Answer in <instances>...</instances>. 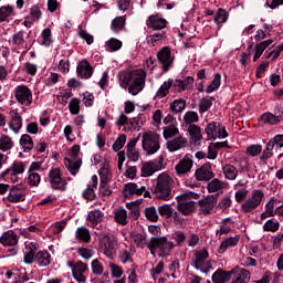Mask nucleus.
I'll list each match as a JSON object with an SVG mask.
<instances>
[{"label": "nucleus", "instance_id": "nucleus-59", "mask_svg": "<svg viewBox=\"0 0 283 283\" xmlns=\"http://www.w3.org/2000/svg\"><path fill=\"white\" fill-rule=\"evenodd\" d=\"M280 230V222L274 221L273 219H269L264 224H263V231H270L271 233H275V231Z\"/></svg>", "mask_w": 283, "mask_h": 283}, {"label": "nucleus", "instance_id": "nucleus-50", "mask_svg": "<svg viewBox=\"0 0 283 283\" xmlns=\"http://www.w3.org/2000/svg\"><path fill=\"white\" fill-rule=\"evenodd\" d=\"M170 238L176 242V247H182L187 241V234L181 230H176L170 234Z\"/></svg>", "mask_w": 283, "mask_h": 283}, {"label": "nucleus", "instance_id": "nucleus-56", "mask_svg": "<svg viewBox=\"0 0 283 283\" xmlns=\"http://www.w3.org/2000/svg\"><path fill=\"white\" fill-rule=\"evenodd\" d=\"M42 42L41 44L45 48H50L52 45V30L50 28H46L41 33Z\"/></svg>", "mask_w": 283, "mask_h": 283}, {"label": "nucleus", "instance_id": "nucleus-15", "mask_svg": "<svg viewBox=\"0 0 283 283\" xmlns=\"http://www.w3.org/2000/svg\"><path fill=\"white\" fill-rule=\"evenodd\" d=\"M15 101L20 103V105H25V107H30L32 105V91L27 85H19L15 87Z\"/></svg>", "mask_w": 283, "mask_h": 283}, {"label": "nucleus", "instance_id": "nucleus-14", "mask_svg": "<svg viewBox=\"0 0 283 283\" xmlns=\"http://www.w3.org/2000/svg\"><path fill=\"white\" fill-rule=\"evenodd\" d=\"M193 169V155L187 154L181 158L175 166V171L177 176H187Z\"/></svg>", "mask_w": 283, "mask_h": 283}, {"label": "nucleus", "instance_id": "nucleus-43", "mask_svg": "<svg viewBox=\"0 0 283 283\" xmlns=\"http://www.w3.org/2000/svg\"><path fill=\"white\" fill-rule=\"evenodd\" d=\"M213 101H216V98L211 96H206L201 98L199 102V114H205L208 109H211Z\"/></svg>", "mask_w": 283, "mask_h": 283}, {"label": "nucleus", "instance_id": "nucleus-39", "mask_svg": "<svg viewBox=\"0 0 283 283\" xmlns=\"http://www.w3.org/2000/svg\"><path fill=\"white\" fill-rule=\"evenodd\" d=\"M195 177L199 181L211 180V178H213V171H211L207 166H201L196 170Z\"/></svg>", "mask_w": 283, "mask_h": 283}, {"label": "nucleus", "instance_id": "nucleus-1", "mask_svg": "<svg viewBox=\"0 0 283 283\" xmlns=\"http://www.w3.org/2000/svg\"><path fill=\"white\" fill-rule=\"evenodd\" d=\"M147 78V73L144 70H139L132 73H124L119 80V85L123 90H127L133 96L140 94L145 88V80Z\"/></svg>", "mask_w": 283, "mask_h": 283}, {"label": "nucleus", "instance_id": "nucleus-57", "mask_svg": "<svg viewBox=\"0 0 283 283\" xmlns=\"http://www.w3.org/2000/svg\"><path fill=\"white\" fill-rule=\"evenodd\" d=\"M144 213L150 222H158V211H156V207L150 206L145 208Z\"/></svg>", "mask_w": 283, "mask_h": 283}, {"label": "nucleus", "instance_id": "nucleus-2", "mask_svg": "<svg viewBox=\"0 0 283 283\" xmlns=\"http://www.w3.org/2000/svg\"><path fill=\"white\" fill-rule=\"evenodd\" d=\"M174 189V178L168 174H160L157 178V182L153 189L154 196L158 200H171V191Z\"/></svg>", "mask_w": 283, "mask_h": 283}, {"label": "nucleus", "instance_id": "nucleus-25", "mask_svg": "<svg viewBox=\"0 0 283 283\" xmlns=\"http://www.w3.org/2000/svg\"><path fill=\"white\" fill-rule=\"evenodd\" d=\"M76 72L77 76L81 78H92L94 67H92V64H90L87 60H83L77 64Z\"/></svg>", "mask_w": 283, "mask_h": 283}, {"label": "nucleus", "instance_id": "nucleus-21", "mask_svg": "<svg viewBox=\"0 0 283 283\" xmlns=\"http://www.w3.org/2000/svg\"><path fill=\"white\" fill-rule=\"evenodd\" d=\"M139 140L140 134L137 137L129 139L126 145V156L128 160H132L133 163H137L138 158H140V153L136 149V145H138Z\"/></svg>", "mask_w": 283, "mask_h": 283}, {"label": "nucleus", "instance_id": "nucleus-7", "mask_svg": "<svg viewBox=\"0 0 283 283\" xmlns=\"http://www.w3.org/2000/svg\"><path fill=\"white\" fill-rule=\"evenodd\" d=\"M192 266L201 273H209L211 271V262H209V251L207 248L193 252Z\"/></svg>", "mask_w": 283, "mask_h": 283}, {"label": "nucleus", "instance_id": "nucleus-55", "mask_svg": "<svg viewBox=\"0 0 283 283\" xmlns=\"http://www.w3.org/2000/svg\"><path fill=\"white\" fill-rule=\"evenodd\" d=\"M106 45H107L109 52H118V50H120V48H123V42L116 38H111L106 42Z\"/></svg>", "mask_w": 283, "mask_h": 283}, {"label": "nucleus", "instance_id": "nucleus-24", "mask_svg": "<svg viewBox=\"0 0 283 283\" xmlns=\"http://www.w3.org/2000/svg\"><path fill=\"white\" fill-rule=\"evenodd\" d=\"M0 243H2L3 247H17V244H19V235L14 230H8L0 237Z\"/></svg>", "mask_w": 283, "mask_h": 283}, {"label": "nucleus", "instance_id": "nucleus-46", "mask_svg": "<svg viewBox=\"0 0 283 283\" xmlns=\"http://www.w3.org/2000/svg\"><path fill=\"white\" fill-rule=\"evenodd\" d=\"M260 120L263 123V125H277L280 123L277 116L271 112L262 114Z\"/></svg>", "mask_w": 283, "mask_h": 283}, {"label": "nucleus", "instance_id": "nucleus-33", "mask_svg": "<svg viewBox=\"0 0 283 283\" xmlns=\"http://www.w3.org/2000/svg\"><path fill=\"white\" fill-rule=\"evenodd\" d=\"M227 187H229L227 181L214 178L208 182L207 189L209 193H216V191H222V189H227Z\"/></svg>", "mask_w": 283, "mask_h": 283}, {"label": "nucleus", "instance_id": "nucleus-45", "mask_svg": "<svg viewBox=\"0 0 283 283\" xmlns=\"http://www.w3.org/2000/svg\"><path fill=\"white\" fill-rule=\"evenodd\" d=\"M172 85H174V80L171 78L164 82V85H161L156 93L157 98H165V96L169 94V90H171Z\"/></svg>", "mask_w": 283, "mask_h": 283}, {"label": "nucleus", "instance_id": "nucleus-13", "mask_svg": "<svg viewBox=\"0 0 283 283\" xmlns=\"http://www.w3.org/2000/svg\"><path fill=\"white\" fill-rule=\"evenodd\" d=\"M39 249H41V245H39V242L33 241H27L24 243V250H23V262L24 264H34V260L36 259V253L39 252Z\"/></svg>", "mask_w": 283, "mask_h": 283}, {"label": "nucleus", "instance_id": "nucleus-44", "mask_svg": "<svg viewBox=\"0 0 283 283\" xmlns=\"http://www.w3.org/2000/svg\"><path fill=\"white\" fill-rule=\"evenodd\" d=\"M20 145L23 151H32V149H34V142L32 140V137L28 134L21 136Z\"/></svg>", "mask_w": 283, "mask_h": 283}, {"label": "nucleus", "instance_id": "nucleus-51", "mask_svg": "<svg viewBox=\"0 0 283 283\" xmlns=\"http://www.w3.org/2000/svg\"><path fill=\"white\" fill-rule=\"evenodd\" d=\"M114 218L118 222V224H127V210L125 208H118L114 211Z\"/></svg>", "mask_w": 283, "mask_h": 283}, {"label": "nucleus", "instance_id": "nucleus-54", "mask_svg": "<svg viewBox=\"0 0 283 283\" xmlns=\"http://www.w3.org/2000/svg\"><path fill=\"white\" fill-rule=\"evenodd\" d=\"M164 138L168 140V138H174V136H178L179 130L176 125L170 124L164 128Z\"/></svg>", "mask_w": 283, "mask_h": 283}, {"label": "nucleus", "instance_id": "nucleus-60", "mask_svg": "<svg viewBox=\"0 0 283 283\" xmlns=\"http://www.w3.org/2000/svg\"><path fill=\"white\" fill-rule=\"evenodd\" d=\"M165 39H167V33L161 31L149 35L148 43H150L151 45H156V43H161V41H165Z\"/></svg>", "mask_w": 283, "mask_h": 283}, {"label": "nucleus", "instance_id": "nucleus-63", "mask_svg": "<svg viewBox=\"0 0 283 283\" xmlns=\"http://www.w3.org/2000/svg\"><path fill=\"white\" fill-rule=\"evenodd\" d=\"M273 148L274 147L268 142L266 147L260 157V160H262V163L266 164V160L273 158Z\"/></svg>", "mask_w": 283, "mask_h": 283}, {"label": "nucleus", "instance_id": "nucleus-10", "mask_svg": "<svg viewBox=\"0 0 283 283\" xmlns=\"http://www.w3.org/2000/svg\"><path fill=\"white\" fill-rule=\"evenodd\" d=\"M66 264L69 269H71L72 276L75 281H77L78 283L87 282V277H85V272L87 271L88 265L86 263H83V261H69Z\"/></svg>", "mask_w": 283, "mask_h": 283}, {"label": "nucleus", "instance_id": "nucleus-16", "mask_svg": "<svg viewBox=\"0 0 283 283\" xmlns=\"http://www.w3.org/2000/svg\"><path fill=\"white\" fill-rule=\"evenodd\" d=\"M206 134L208 138H212L213 140H216V138H227L229 136V133H227V128L216 122H211L210 124H208V126L206 127Z\"/></svg>", "mask_w": 283, "mask_h": 283}, {"label": "nucleus", "instance_id": "nucleus-48", "mask_svg": "<svg viewBox=\"0 0 283 283\" xmlns=\"http://www.w3.org/2000/svg\"><path fill=\"white\" fill-rule=\"evenodd\" d=\"M198 120H200V117L196 111H188L184 115V123L188 127L189 125H196L195 123H198Z\"/></svg>", "mask_w": 283, "mask_h": 283}, {"label": "nucleus", "instance_id": "nucleus-17", "mask_svg": "<svg viewBox=\"0 0 283 283\" xmlns=\"http://www.w3.org/2000/svg\"><path fill=\"white\" fill-rule=\"evenodd\" d=\"M41 163L33 161L29 166L28 169V185L30 187H39L41 185V175H39V171H41Z\"/></svg>", "mask_w": 283, "mask_h": 283}, {"label": "nucleus", "instance_id": "nucleus-23", "mask_svg": "<svg viewBox=\"0 0 283 283\" xmlns=\"http://www.w3.org/2000/svg\"><path fill=\"white\" fill-rule=\"evenodd\" d=\"M146 25L149 30H165L167 28V20L158 15H150L146 20Z\"/></svg>", "mask_w": 283, "mask_h": 283}, {"label": "nucleus", "instance_id": "nucleus-62", "mask_svg": "<svg viewBox=\"0 0 283 283\" xmlns=\"http://www.w3.org/2000/svg\"><path fill=\"white\" fill-rule=\"evenodd\" d=\"M70 113L76 115L81 112V99L74 97L69 103Z\"/></svg>", "mask_w": 283, "mask_h": 283}, {"label": "nucleus", "instance_id": "nucleus-58", "mask_svg": "<svg viewBox=\"0 0 283 283\" xmlns=\"http://www.w3.org/2000/svg\"><path fill=\"white\" fill-rule=\"evenodd\" d=\"M245 154L248 156H251L252 158H255L256 156H260L262 154V145L255 144L250 145L247 147Z\"/></svg>", "mask_w": 283, "mask_h": 283}, {"label": "nucleus", "instance_id": "nucleus-11", "mask_svg": "<svg viewBox=\"0 0 283 283\" xmlns=\"http://www.w3.org/2000/svg\"><path fill=\"white\" fill-rule=\"evenodd\" d=\"M157 60L164 73L174 67L175 57L171 55V49L169 46H164L157 52Z\"/></svg>", "mask_w": 283, "mask_h": 283}, {"label": "nucleus", "instance_id": "nucleus-31", "mask_svg": "<svg viewBox=\"0 0 283 283\" xmlns=\"http://www.w3.org/2000/svg\"><path fill=\"white\" fill-rule=\"evenodd\" d=\"M98 187V177L96 175L92 176V181L88 187L83 192V198L92 202L96 198V192L94 191Z\"/></svg>", "mask_w": 283, "mask_h": 283}, {"label": "nucleus", "instance_id": "nucleus-8", "mask_svg": "<svg viewBox=\"0 0 283 283\" xmlns=\"http://www.w3.org/2000/svg\"><path fill=\"white\" fill-rule=\"evenodd\" d=\"M262 200H264V191L260 189L252 190L251 196L241 205L242 213H253L262 205Z\"/></svg>", "mask_w": 283, "mask_h": 283}, {"label": "nucleus", "instance_id": "nucleus-53", "mask_svg": "<svg viewBox=\"0 0 283 283\" xmlns=\"http://www.w3.org/2000/svg\"><path fill=\"white\" fill-rule=\"evenodd\" d=\"M221 81H222V75H220V73H217L213 80L211 81L210 85H208L206 88L207 94H211L216 92V90L220 87Z\"/></svg>", "mask_w": 283, "mask_h": 283}, {"label": "nucleus", "instance_id": "nucleus-4", "mask_svg": "<svg viewBox=\"0 0 283 283\" xmlns=\"http://www.w3.org/2000/svg\"><path fill=\"white\" fill-rule=\"evenodd\" d=\"M147 248L149 249L151 255H156V251H160L159 258L169 255L174 249H176V243L169 241L167 237H153L150 238Z\"/></svg>", "mask_w": 283, "mask_h": 283}, {"label": "nucleus", "instance_id": "nucleus-30", "mask_svg": "<svg viewBox=\"0 0 283 283\" xmlns=\"http://www.w3.org/2000/svg\"><path fill=\"white\" fill-rule=\"evenodd\" d=\"M187 132L189 134L190 143L193 145H200V140H202V128L198 125H189L187 127Z\"/></svg>", "mask_w": 283, "mask_h": 283}, {"label": "nucleus", "instance_id": "nucleus-28", "mask_svg": "<svg viewBox=\"0 0 283 283\" xmlns=\"http://www.w3.org/2000/svg\"><path fill=\"white\" fill-rule=\"evenodd\" d=\"M186 146H187V138H185L182 135H179L166 143V147L170 153L178 151L179 149H182Z\"/></svg>", "mask_w": 283, "mask_h": 283}, {"label": "nucleus", "instance_id": "nucleus-26", "mask_svg": "<svg viewBox=\"0 0 283 283\" xmlns=\"http://www.w3.org/2000/svg\"><path fill=\"white\" fill-rule=\"evenodd\" d=\"M232 280L238 283H249L251 282V272L245 269H233L230 271Z\"/></svg>", "mask_w": 283, "mask_h": 283}, {"label": "nucleus", "instance_id": "nucleus-41", "mask_svg": "<svg viewBox=\"0 0 283 283\" xmlns=\"http://www.w3.org/2000/svg\"><path fill=\"white\" fill-rule=\"evenodd\" d=\"M126 21L127 19L125 18V15L115 18L111 24L113 32H115V34H118V32H123V30H125Z\"/></svg>", "mask_w": 283, "mask_h": 283}, {"label": "nucleus", "instance_id": "nucleus-5", "mask_svg": "<svg viewBox=\"0 0 283 283\" xmlns=\"http://www.w3.org/2000/svg\"><path fill=\"white\" fill-rule=\"evenodd\" d=\"M142 147L146 156H154V154L160 151V135L151 130L144 133L142 136Z\"/></svg>", "mask_w": 283, "mask_h": 283}, {"label": "nucleus", "instance_id": "nucleus-18", "mask_svg": "<svg viewBox=\"0 0 283 283\" xmlns=\"http://www.w3.org/2000/svg\"><path fill=\"white\" fill-rule=\"evenodd\" d=\"M9 202H24L25 201V187L23 185L12 186L9 195L7 196Z\"/></svg>", "mask_w": 283, "mask_h": 283}, {"label": "nucleus", "instance_id": "nucleus-38", "mask_svg": "<svg viewBox=\"0 0 283 283\" xmlns=\"http://www.w3.org/2000/svg\"><path fill=\"white\" fill-rule=\"evenodd\" d=\"M76 240L84 242L85 244H90L92 242V234L90 233V229L86 227H80L75 231Z\"/></svg>", "mask_w": 283, "mask_h": 283}, {"label": "nucleus", "instance_id": "nucleus-40", "mask_svg": "<svg viewBox=\"0 0 283 283\" xmlns=\"http://www.w3.org/2000/svg\"><path fill=\"white\" fill-rule=\"evenodd\" d=\"M238 242H240V235L224 239L219 247V253H224L229 247H238Z\"/></svg>", "mask_w": 283, "mask_h": 283}, {"label": "nucleus", "instance_id": "nucleus-6", "mask_svg": "<svg viewBox=\"0 0 283 283\" xmlns=\"http://www.w3.org/2000/svg\"><path fill=\"white\" fill-rule=\"evenodd\" d=\"M95 235L98 237L102 253L113 260L114 255H116V240L109 237L108 232H95Z\"/></svg>", "mask_w": 283, "mask_h": 283}, {"label": "nucleus", "instance_id": "nucleus-42", "mask_svg": "<svg viewBox=\"0 0 283 283\" xmlns=\"http://www.w3.org/2000/svg\"><path fill=\"white\" fill-rule=\"evenodd\" d=\"M11 45H14L15 48H23V45H25V32L18 31L13 33L11 36Z\"/></svg>", "mask_w": 283, "mask_h": 283}, {"label": "nucleus", "instance_id": "nucleus-9", "mask_svg": "<svg viewBox=\"0 0 283 283\" xmlns=\"http://www.w3.org/2000/svg\"><path fill=\"white\" fill-rule=\"evenodd\" d=\"M25 174V163L15 160L9 168L1 172V178L10 180L11 182H19V176Z\"/></svg>", "mask_w": 283, "mask_h": 283}, {"label": "nucleus", "instance_id": "nucleus-29", "mask_svg": "<svg viewBox=\"0 0 283 283\" xmlns=\"http://www.w3.org/2000/svg\"><path fill=\"white\" fill-rule=\"evenodd\" d=\"M104 219H105V212L98 209L91 210L87 216V221L90 222V227H92L93 229H96V227H98V224H101V222H103Z\"/></svg>", "mask_w": 283, "mask_h": 283}, {"label": "nucleus", "instance_id": "nucleus-47", "mask_svg": "<svg viewBox=\"0 0 283 283\" xmlns=\"http://www.w3.org/2000/svg\"><path fill=\"white\" fill-rule=\"evenodd\" d=\"M14 147V142L8 135L0 136V151H10Z\"/></svg>", "mask_w": 283, "mask_h": 283}, {"label": "nucleus", "instance_id": "nucleus-36", "mask_svg": "<svg viewBox=\"0 0 283 283\" xmlns=\"http://www.w3.org/2000/svg\"><path fill=\"white\" fill-rule=\"evenodd\" d=\"M231 280V271L227 272L222 269H218L212 274V282L213 283H227Z\"/></svg>", "mask_w": 283, "mask_h": 283}, {"label": "nucleus", "instance_id": "nucleus-3", "mask_svg": "<svg viewBox=\"0 0 283 283\" xmlns=\"http://www.w3.org/2000/svg\"><path fill=\"white\" fill-rule=\"evenodd\" d=\"M198 198H200V195L192 191L177 196V211L182 213V216H191L198 205L193 200H198Z\"/></svg>", "mask_w": 283, "mask_h": 283}, {"label": "nucleus", "instance_id": "nucleus-37", "mask_svg": "<svg viewBox=\"0 0 283 283\" xmlns=\"http://www.w3.org/2000/svg\"><path fill=\"white\" fill-rule=\"evenodd\" d=\"M222 172L226 180H235L238 178V174H240V170L231 164H226L222 167Z\"/></svg>", "mask_w": 283, "mask_h": 283}, {"label": "nucleus", "instance_id": "nucleus-64", "mask_svg": "<svg viewBox=\"0 0 283 283\" xmlns=\"http://www.w3.org/2000/svg\"><path fill=\"white\" fill-rule=\"evenodd\" d=\"M227 19L228 15L224 9H219L218 12L214 14V23H217V25L227 23Z\"/></svg>", "mask_w": 283, "mask_h": 283}, {"label": "nucleus", "instance_id": "nucleus-27", "mask_svg": "<svg viewBox=\"0 0 283 283\" xmlns=\"http://www.w3.org/2000/svg\"><path fill=\"white\" fill-rule=\"evenodd\" d=\"M193 77L187 76L184 80L176 78L175 81L172 80V87H175L176 92L181 93L185 92L186 90H191L193 86Z\"/></svg>", "mask_w": 283, "mask_h": 283}, {"label": "nucleus", "instance_id": "nucleus-32", "mask_svg": "<svg viewBox=\"0 0 283 283\" xmlns=\"http://www.w3.org/2000/svg\"><path fill=\"white\" fill-rule=\"evenodd\" d=\"M33 262H35L40 268L50 266L52 262V255L45 250L39 251Z\"/></svg>", "mask_w": 283, "mask_h": 283}, {"label": "nucleus", "instance_id": "nucleus-61", "mask_svg": "<svg viewBox=\"0 0 283 283\" xmlns=\"http://www.w3.org/2000/svg\"><path fill=\"white\" fill-rule=\"evenodd\" d=\"M158 213L159 216H164L165 218H171L174 216V208L171 205H163L158 207Z\"/></svg>", "mask_w": 283, "mask_h": 283}, {"label": "nucleus", "instance_id": "nucleus-35", "mask_svg": "<svg viewBox=\"0 0 283 283\" xmlns=\"http://www.w3.org/2000/svg\"><path fill=\"white\" fill-rule=\"evenodd\" d=\"M9 127L14 134H19V132H21V127H23V117H21L19 113H13Z\"/></svg>", "mask_w": 283, "mask_h": 283}, {"label": "nucleus", "instance_id": "nucleus-52", "mask_svg": "<svg viewBox=\"0 0 283 283\" xmlns=\"http://www.w3.org/2000/svg\"><path fill=\"white\" fill-rule=\"evenodd\" d=\"M14 14V8L10 4L0 7V23Z\"/></svg>", "mask_w": 283, "mask_h": 283}, {"label": "nucleus", "instance_id": "nucleus-20", "mask_svg": "<svg viewBox=\"0 0 283 283\" xmlns=\"http://www.w3.org/2000/svg\"><path fill=\"white\" fill-rule=\"evenodd\" d=\"M197 205L201 207V211L203 216H209L211 211L213 210V207L218 205V195H210L206 197L205 199H200Z\"/></svg>", "mask_w": 283, "mask_h": 283}, {"label": "nucleus", "instance_id": "nucleus-49", "mask_svg": "<svg viewBox=\"0 0 283 283\" xmlns=\"http://www.w3.org/2000/svg\"><path fill=\"white\" fill-rule=\"evenodd\" d=\"M185 107H187V101L182 98L175 99L170 104V112H172V114H180V112H184Z\"/></svg>", "mask_w": 283, "mask_h": 283}, {"label": "nucleus", "instance_id": "nucleus-34", "mask_svg": "<svg viewBox=\"0 0 283 283\" xmlns=\"http://www.w3.org/2000/svg\"><path fill=\"white\" fill-rule=\"evenodd\" d=\"M64 165L67 171H70L71 176H76L81 169L82 161L81 159L74 160L66 157L64 158Z\"/></svg>", "mask_w": 283, "mask_h": 283}, {"label": "nucleus", "instance_id": "nucleus-12", "mask_svg": "<svg viewBox=\"0 0 283 283\" xmlns=\"http://www.w3.org/2000/svg\"><path fill=\"white\" fill-rule=\"evenodd\" d=\"M49 182L51 188L56 191H65L67 189V181L61 178V169L53 168L49 171Z\"/></svg>", "mask_w": 283, "mask_h": 283}, {"label": "nucleus", "instance_id": "nucleus-22", "mask_svg": "<svg viewBox=\"0 0 283 283\" xmlns=\"http://www.w3.org/2000/svg\"><path fill=\"white\" fill-rule=\"evenodd\" d=\"M143 196L144 198H149L150 193L147 191V188L145 186L138 187L136 184H126L124 188V196Z\"/></svg>", "mask_w": 283, "mask_h": 283}, {"label": "nucleus", "instance_id": "nucleus-19", "mask_svg": "<svg viewBox=\"0 0 283 283\" xmlns=\"http://www.w3.org/2000/svg\"><path fill=\"white\" fill-rule=\"evenodd\" d=\"M160 169H163V158L159 160L144 163L142 166V176L145 178L154 176V174H156V171H160Z\"/></svg>", "mask_w": 283, "mask_h": 283}]
</instances>
